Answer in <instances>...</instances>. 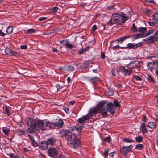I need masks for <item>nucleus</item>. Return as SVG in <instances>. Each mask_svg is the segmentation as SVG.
I'll return each instance as SVG.
<instances>
[{
    "label": "nucleus",
    "instance_id": "obj_53",
    "mask_svg": "<svg viewBox=\"0 0 158 158\" xmlns=\"http://www.w3.org/2000/svg\"><path fill=\"white\" fill-rule=\"evenodd\" d=\"M27 131L29 133H32L34 132V131L31 128H28L27 129Z\"/></svg>",
    "mask_w": 158,
    "mask_h": 158
},
{
    "label": "nucleus",
    "instance_id": "obj_40",
    "mask_svg": "<svg viewBox=\"0 0 158 158\" xmlns=\"http://www.w3.org/2000/svg\"><path fill=\"white\" fill-rule=\"evenodd\" d=\"M133 77L137 81H141L142 80V79L138 76L134 75Z\"/></svg>",
    "mask_w": 158,
    "mask_h": 158
},
{
    "label": "nucleus",
    "instance_id": "obj_33",
    "mask_svg": "<svg viewBox=\"0 0 158 158\" xmlns=\"http://www.w3.org/2000/svg\"><path fill=\"white\" fill-rule=\"evenodd\" d=\"M13 51L10 49L9 48L7 47L6 48L5 50V52L7 54H9L12 53Z\"/></svg>",
    "mask_w": 158,
    "mask_h": 158
},
{
    "label": "nucleus",
    "instance_id": "obj_47",
    "mask_svg": "<svg viewBox=\"0 0 158 158\" xmlns=\"http://www.w3.org/2000/svg\"><path fill=\"white\" fill-rule=\"evenodd\" d=\"M5 110L6 112L7 113V114L8 115H9V108L6 106H5Z\"/></svg>",
    "mask_w": 158,
    "mask_h": 158
},
{
    "label": "nucleus",
    "instance_id": "obj_45",
    "mask_svg": "<svg viewBox=\"0 0 158 158\" xmlns=\"http://www.w3.org/2000/svg\"><path fill=\"white\" fill-rule=\"evenodd\" d=\"M74 67L73 66H69L68 67V70L69 71H73L74 69Z\"/></svg>",
    "mask_w": 158,
    "mask_h": 158
},
{
    "label": "nucleus",
    "instance_id": "obj_57",
    "mask_svg": "<svg viewBox=\"0 0 158 158\" xmlns=\"http://www.w3.org/2000/svg\"><path fill=\"white\" fill-rule=\"evenodd\" d=\"M120 48V46H119L118 45H117L113 47L112 48H113V49H114V50H116V49H118V48Z\"/></svg>",
    "mask_w": 158,
    "mask_h": 158
},
{
    "label": "nucleus",
    "instance_id": "obj_28",
    "mask_svg": "<svg viewBox=\"0 0 158 158\" xmlns=\"http://www.w3.org/2000/svg\"><path fill=\"white\" fill-rule=\"evenodd\" d=\"M144 147L143 145L141 144H138L136 145L135 146V148L139 150H142V149Z\"/></svg>",
    "mask_w": 158,
    "mask_h": 158
},
{
    "label": "nucleus",
    "instance_id": "obj_14",
    "mask_svg": "<svg viewBox=\"0 0 158 158\" xmlns=\"http://www.w3.org/2000/svg\"><path fill=\"white\" fill-rule=\"evenodd\" d=\"M121 71L123 72L124 74L126 75H129L132 73L131 70L127 69L124 67H122Z\"/></svg>",
    "mask_w": 158,
    "mask_h": 158
},
{
    "label": "nucleus",
    "instance_id": "obj_60",
    "mask_svg": "<svg viewBox=\"0 0 158 158\" xmlns=\"http://www.w3.org/2000/svg\"><path fill=\"white\" fill-rule=\"evenodd\" d=\"M105 57V56L104 54V53L103 52H101V58L102 59H104Z\"/></svg>",
    "mask_w": 158,
    "mask_h": 158
},
{
    "label": "nucleus",
    "instance_id": "obj_37",
    "mask_svg": "<svg viewBox=\"0 0 158 158\" xmlns=\"http://www.w3.org/2000/svg\"><path fill=\"white\" fill-rule=\"evenodd\" d=\"M2 131L5 135H8L9 132V130L7 128H3Z\"/></svg>",
    "mask_w": 158,
    "mask_h": 158
},
{
    "label": "nucleus",
    "instance_id": "obj_4",
    "mask_svg": "<svg viewBox=\"0 0 158 158\" xmlns=\"http://www.w3.org/2000/svg\"><path fill=\"white\" fill-rule=\"evenodd\" d=\"M49 123V122L44 120H37L36 121V130L38 129L42 130H46Z\"/></svg>",
    "mask_w": 158,
    "mask_h": 158
},
{
    "label": "nucleus",
    "instance_id": "obj_29",
    "mask_svg": "<svg viewBox=\"0 0 158 158\" xmlns=\"http://www.w3.org/2000/svg\"><path fill=\"white\" fill-rule=\"evenodd\" d=\"M89 49V47H87L86 48H85L84 49H82L80 51H79V54H81L84 53V52H85L86 51L88 50Z\"/></svg>",
    "mask_w": 158,
    "mask_h": 158
},
{
    "label": "nucleus",
    "instance_id": "obj_59",
    "mask_svg": "<svg viewBox=\"0 0 158 158\" xmlns=\"http://www.w3.org/2000/svg\"><path fill=\"white\" fill-rule=\"evenodd\" d=\"M148 79L150 80L152 82L154 81V79L151 76H149Z\"/></svg>",
    "mask_w": 158,
    "mask_h": 158
},
{
    "label": "nucleus",
    "instance_id": "obj_62",
    "mask_svg": "<svg viewBox=\"0 0 158 158\" xmlns=\"http://www.w3.org/2000/svg\"><path fill=\"white\" fill-rule=\"evenodd\" d=\"M6 34L2 32L1 30H0V35L2 36H4Z\"/></svg>",
    "mask_w": 158,
    "mask_h": 158
},
{
    "label": "nucleus",
    "instance_id": "obj_1",
    "mask_svg": "<svg viewBox=\"0 0 158 158\" xmlns=\"http://www.w3.org/2000/svg\"><path fill=\"white\" fill-rule=\"evenodd\" d=\"M129 19L127 16L122 15L118 13L113 14L111 17V18L107 24L109 25H112L113 24H121L124 23Z\"/></svg>",
    "mask_w": 158,
    "mask_h": 158
},
{
    "label": "nucleus",
    "instance_id": "obj_43",
    "mask_svg": "<svg viewBox=\"0 0 158 158\" xmlns=\"http://www.w3.org/2000/svg\"><path fill=\"white\" fill-rule=\"evenodd\" d=\"M148 23L149 25L151 26H152L155 25L157 23V22H156L155 21H152V22H148Z\"/></svg>",
    "mask_w": 158,
    "mask_h": 158
},
{
    "label": "nucleus",
    "instance_id": "obj_19",
    "mask_svg": "<svg viewBox=\"0 0 158 158\" xmlns=\"http://www.w3.org/2000/svg\"><path fill=\"white\" fill-rule=\"evenodd\" d=\"M48 145L46 141L41 142V146L43 150H45L48 148Z\"/></svg>",
    "mask_w": 158,
    "mask_h": 158
},
{
    "label": "nucleus",
    "instance_id": "obj_11",
    "mask_svg": "<svg viewBox=\"0 0 158 158\" xmlns=\"http://www.w3.org/2000/svg\"><path fill=\"white\" fill-rule=\"evenodd\" d=\"M156 123L154 122H150L148 123L147 127L150 129V131H151L156 128Z\"/></svg>",
    "mask_w": 158,
    "mask_h": 158
},
{
    "label": "nucleus",
    "instance_id": "obj_58",
    "mask_svg": "<svg viewBox=\"0 0 158 158\" xmlns=\"http://www.w3.org/2000/svg\"><path fill=\"white\" fill-rule=\"evenodd\" d=\"M21 48L23 49H26L27 48V46L26 45H22L21 46Z\"/></svg>",
    "mask_w": 158,
    "mask_h": 158
},
{
    "label": "nucleus",
    "instance_id": "obj_61",
    "mask_svg": "<svg viewBox=\"0 0 158 158\" xmlns=\"http://www.w3.org/2000/svg\"><path fill=\"white\" fill-rule=\"evenodd\" d=\"M146 116L145 115H143V118L142 119V121L145 122V121L146 120Z\"/></svg>",
    "mask_w": 158,
    "mask_h": 158
},
{
    "label": "nucleus",
    "instance_id": "obj_55",
    "mask_svg": "<svg viewBox=\"0 0 158 158\" xmlns=\"http://www.w3.org/2000/svg\"><path fill=\"white\" fill-rule=\"evenodd\" d=\"M32 144L33 146L34 147H36L38 146V144L36 142L35 140L32 142Z\"/></svg>",
    "mask_w": 158,
    "mask_h": 158
},
{
    "label": "nucleus",
    "instance_id": "obj_7",
    "mask_svg": "<svg viewBox=\"0 0 158 158\" xmlns=\"http://www.w3.org/2000/svg\"><path fill=\"white\" fill-rule=\"evenodd\" d=\"M107 112L108 111L112 115H113L115 113L114 106V104L111 102L108 103L106 107Z\"/></svg>",
    "mask_w": 158,
    "mask_h": 158
},
{
    "label": "nucleus",
    "instance_id": "obj_35",
    "mask_svg": "<svg viewBox=\"0 0 158 158\" xmlns=\"http://www.w3.org/2000/svg\"><path fill=\"white\" fill-rule=\"evenodd\" d=\"M132 27L131 28V30L135 32H136L138 31V30L136 27L135 26V23H133L132 25Z\"/></svg>",
    "mask_w": 158,
    "mask_h": 158
},
{
    "label": "nucleus",
    "instance_id": "obj_48",
    "mask_svg": "<svg viewBox=\"0 0 158 158\" xmlns=\"http://www.w3.org/2000/svg\"><path fill=\"white\" fill-rule=\"evenodd\" d=\"M104 140L107 142H109L110 141V137H107L104 139Z\"/></svg>",
    "mask_w": 158,
    "mask_h": 158
},
{
    "label": "nucleus",
    "instance_id": "obj_36",
    "mask_svg": "<svg viewBox=\"0 0 158 158\" xmlns=\"http://www.w3.org/2000/svg\"><path fill=\"white\" fill-rule=\"evenodd\" d=\"M65 45L67 47L71 49L73 48L72 44H71L66 42Z\"/></svg>",
    "mask_w": 158,
    "mask_h": 158
},
{
    "label": "nucleus",
    "instance_id": "obj_39",
    "mask_svg": "<svg viewBox=\"0 0 158 158\" xmlns=\"http://www.w3.org/2000/svg\"><path fill=\"white\" fill-rule=\"evenodd\" d=\"M114 5H111L110 6H107L106 8L109 10H111L113 9H114Z\"/></svg>",
    "mask_w": 158,
    "mask_h": 158
},
{
    "label": "nucleus",
    "instance_id": "obj_12",
    "mask_svg": "<svg viewBox=\"0 0 158 158\" xmlns=\"http://www.w3.org/2000/svg\"><path fill=\"white\" fill-rule=\"evenodd\" d=\"M90 119V116L88 115L83 116L82 117L78 119V122L81 123H83L86 120H89Z\"/></svg>",
    "mask_w": 158,
    "mask_h": 158
},
{
    "label": "nucleus",
    "instance_id": "obj_10",
    "mask_svg": "<svg viewBox=\"0 0 158 158\" xmlns=\"http://www.w3.org/2000/svg\"><path fill=\"white\" fill-rule=\"evenodd\" d=\"M157 36L153 35L150 36L144 40L147 44H152L154 43L157 40Z\"/></svg>",
    "mask_w": 158,
    "mask_h": 158
},
{
    "label": "nucleus",
    "instance_id": "obj_44",
    "mask_svg": "<svg viewBox=\"0 0 158 158\" xmlns=\"http://www.w3.org/2000/svg\"><path fill=\"white\" fill-rule=\"evenodd\" d=\"M153 32L154 31L153 30H151L150 31H149L147 33L145 34V36H147L150 35V34L152 33H153Z\"/></svg>",
    "mask_w": 158,
    "mask_h": 158
},
{
    "label": "nucleus",
    "instance_id": "obj_8",
    "mask_svg": "<svg viewBox=\"0 0 158 158\" xmlns=\"http://www.w3.org/2000/svg\"><path fill=\"white\" fill-rule=\"evenodd\" d=\"M133 147V146L131 145L128 146L122 147L120 148V152L123 156H125L131 150Z\"/></svg>",
    "mask_w": 158,
    "mask_h": 158
},
{
    "label": "nucleus",
    "instance_id": "obj_18",
    "mask_svg": "<svg viewBox=\"0 0 158 158\" xmlns=\"http://www.w3.org/2000/svg\"><path fill=\"white\" fill-rule=\"evenodd\" d=\"M136 63H137V64H138L139 63V62L138 61H133L127 64V67L129 69L132 68L134 66Z\"/></svg>",
    "mask_w": 158,
    "mask_h": 158
},
{
    "label": "nucleus",
    "instance_id": "obj_54",
    "mask_svg": "<svg viewBox=\"0 0 158 158\" xmlns=\"http://www.w3.org/2000/svg\"><path fill=\"white\" fill-rule=\"evenodd\" d=\"M46 19V17H41L39 19V20L40 21H43L45 20Z\"/></svg>",
    "mask_w": 158,
    "mask_h": 158
},
{
    "label": "nucleus",
    "instance_id": "obj_34",
    "mask_svg": "<svg viewBox=\"0 0 158 158\" xmlns=\"http://www.w3.org/2000/svg\"><path fill=\"white\" fill-rule=\"evenodd\" d=\"M123 141L127 143H131L134 142L133 140L129 139L127 138H125L123 139Z\"/></svg>",
    "mask_w": 158,
    "mask_h": 158
},
{
    "label": "nucleus",
    "instance_id": "obj_17",
    "mask_svg": "<svg viewBox=\"0 0 158 158\" xmlns=\"http://www.w3.org/2000/svg\"><path fill=\"white\" fill-rule=\"evenodd\" d=\"M132 37L130 35H128L126 36H123L122 37H120L116 41L118 42H121V43H122V42L126 39L127 38H128L130 37Z\"/></svg>",
    "mask_w": 158,
    "mask_h": 158
},
{
    "label": "nucleus",
    "instance_id": "obj_31",
    "mask_svg": "<svg viewBox=\"0 0 158 158\" xmlns=\"http://www.w3.org/2000/svg\"><path fill=\"white\" fill-rule=\"evenodd\" d=\"M55 126V123H52L49 122V123L47 127L49 129H52L54 128Z\"/></svg>",
    "mask_w": 158,
    "mask_h": 158
},
{
    "label": "nucleus",
    "instance_id": "obj_49",
    "mask_svg": "<svg viewBox=\"0 0 158 158\" xmlns=\"http://www.w3.org/2000/svg\"><path fill=\"white\" fill-rule=\"evenodd\" d=\"M156 55H148L147 57L148 58H154L156 57Z\"/></svg>",
    "mask_w": 158,
    "mask_h": 158
},
{
    "label": "nucleus",
    "instance_id": "obj_16",
    "mask_svg": "<svg viewBox=\"0 0 158 158\" xmlns=\"http://www.w3.org/2000/svg\"><path fill=\"white\" fill-rule=\"evenodd\" d=\"M55 141V139L53 138H49L47 141L48 144V145H50L52 146H53L54 145V143Z\"/></svg>",
    "mask_w": 158,
    "mask_h": 158
},
{
    "label": "nucleus",
    "instance_id": "obj_41",
    "mask_svg": "<svg viewBox=\"0 0 158 158\" xmlns=\"http://www.w3.org/2000/svg\"><path fill=\"white\" fill-rule=\"evenodd\" d=\"M143 44V42H140L139 43L135 44V49H136L137 48L141 47L142 46Z\"/></svg>",
    "mask_w": 158,
    "mask_h": 158
},
{
    "label": "nucleus",
    "instance_id": "obj_20",
    "mask_svg": "<svg viewBox=\"0 0 158 158\" xmlns=\"http://www.w3.org/2000/svg\"><path fill=\"white\" fill-rule=\"evenodd\" d=\"M142 131L143 133H147L148 132L144 123H143L141 126Z\"/></svg>",
    "mask_w": 158,
    "mask_h": 158
},
{
    "label": "nucleus",
    "instance_id": "obj_30",
    "mask_svg": "<svg viewBox=\"0 0 158 158\" xmlns=\"http://www.w3.org/2000/svg\"><path fill=\"white\" fill-rule=\"evenodd\" d=\"M135 141L137 142H140L143 140V138L141 136H138V137L135 138Z\"/></svg>",
    "mask_w": 158,
    "mask_h": 158
},
{
    "label": "nucleus",
    "instance_id": "obj_46",
    "mask_svg": "<svg viewBox=\"0 0 158 158\" xmlns=\"http://www.w3.org/2000/svg\"><path fill=\"white\" fill-rule=\"evenodd\" d=\"M114 107H119L120 106V105L118 101H114Z\"/></svg>",
    "mask_w": 158,
    "mask_h": 158
},
{
    "label": "nucleus",
    "instance_id": "obj_23",
    "mask_svg": "<svg viewBox=\"0 0 158 158\" xmlns=\"http://www.w3.org/2000/svg\"><path fill=\"white\" fill-rule=\"evenodd\" d=\"M89 64V63L88 62L84 63L80 66V68L81 69H85L88 66Z\"/></svg>",
    "mask_w": 158,
    "mask_h": 158
},
{
    "label": "nucleus",
    "instance_id": "obj_64",
    "mask_svg": "<svg viewBox=\"0 0 158 158\" xmlns=\"http://www.w3.org/2000/svg\"><path fill=\"white\" fill-rule=\"evenodd\" d=\"M58 10V8L57 7H55L53 8L52 10L53 11V12L56 11Z\"/></svg>",
    "mask_w": 158,
    "mask_h": 158
},
{
    "label": "nucleus",
    "instance_id": "obj_25",
    "mask_svg": "<svg viewBox=\"0 0 158 158\" xmlns=\"http://www.w3.org/2000/svg\"><path fill=\"white\" fill-rule=\"evenodd\" d=\"M127 48L129 49H135V43H129L127 44Z\"/></svg>",
    "mask_w": 158,
    "mask_h": 158
},
{
    "label": "nucleus",
    "instance_id": "obj_63",
    "mask_svg": "<svg viewBox=\"0 0 158 158\" xmlns=\"http://www.w3.org/2000/svg\"><path fill=\"white\" fill-rule=\"evenodd\" d=\"M115 73H116V72H115V70H112L111 71L112 74L113 76H115Z\"/></svg>",
    "mask_w": 158,
    "mask_h": 158
},
{
    "label": "nucleus",
    "instance_id": "obj_50",
    "mask_svg": "<svg viewBox=\"0 0 158 158\" xmlns=\"http://www.w3.org/2000/svg\"><path fill=\"white\" fill-rule=\"evenodd\" d=\"M63 109L65 111V112L66 113H68L69 112V110L68 108L65 106H64L63 107Z\"/></svg>",
    "mask_w": 158,
    "mask_h": 158
},
{
    "label": "nucleus",
    "instance_id": "obj_2",
    "mask_svg": "<svg viewBox=\"0 0 158 158\" xmlns=\"http://www.w3.org/2000/svg\"><path fill=\"white\" fill-rule=\"evenodd\" d=\"M65 136L67 141L68 144L70 147L73 148L78 147L80 145V140L77 138L75 134L73 133L70 135H63Z\"/></svg>",
    "mask_w": 158,
    "mask_h": 158
},
{
    "label": "nucleus",
    "instance_id": "obj_51",
    "mask_svg": "<svg viewBox=\"0 0 158 158\" xmlns=\"http://www.w3.org/2000/svg\"><path fill=\"white\" fill-rule=\"evenodd\" d=\"M145 12L149 14H151L152 13V11L151 10L148 9H146L145 10Z\"/></svg>",
    "mask_w": 158,
    "mask_h": 158
},
{
    "label": "nucleus",
    "instance_id": "obj_32",
    "mask_svg": "<svg viewBox=\"0 0 158 158\" xmlns=\"http://www.w3.org/2000/svg\"><path fill=\"white\" fill-rule=\"evenodd\" d=\"M152 16L153 20L154 21H157L158 20V12Z\"/></svg>",
    "mask_w": 158,
    "mask_h": 158
},
{
    "label": "nucleus",
    "instance_id": "obj_24",
    "mask_svg": "<svg viewBox=\"0 0 158 158\" xmlns=\"http://www.w3.org/2000/svg\"><path fill=\"white\" fill-rule=\"evenodd\" d=\"M142 36V35L141 34H137L134 35V38H133L132 40H134L136 39L140 38V37H141Z\"/></svg>",
    "mask_w": 158,
    "mask_h": 158
},
{
    "label": "nucleus",
    "instance_id": "obj_5",
    "mask_svg": "<svg viewBox=\"0 0 158 158\" xmlns=\"http://www.w3.org/2000/svg\"><path fill=\"white\" fill-rule=\"evenodd\" d=\"M48 155L51 157H53L57 155L59 152L58 150L54 147L50 148L48 150Z\"/></svg>",
    "mask_w": 158,
    "mask_h": 158
},
{
    "label": "nucleus",
    "instance_id": "obj_3",
    "mask_svg": "<svg viewBox=\"0 0 158 158\" xmlns=\"http://www.w3.org/2000/svg\"><path fill=\"white\" fill-rule=\"evenodd\" d=\"M106 103V102L102 101L99 102L97 105V108L98 110L100 111L104 117H107L108 115L107 111H106L105 108Z\"/></svg>",
    "mask_w": 158,
    "mask_h": 158
},
{
    "label": "nucleus",
    "instance_id": "obj_26",
    "mask_svg": "<svg viewBox=\"0 0 158 158\" xmlns=\"http://www.w3.org/2000/svg\"><path fill=\"white\" fill-rule=\"evenodd\" d=\"M74 127L76 128L75 130L78 132L82 130L83 127V125H80L79 126H77Z\"/></svg>",
    "mask_w": 158,
    "mask_h": 158
},
{
    "label": "nucleus",
    "instance_id": "obj_38",
    "mask_svg": "<svg viewBox=\"0 0 158 158\" xmlns=\"http://www.w3.org/2000/svg\"><path fill=\"white\" fill-rule=\"evenodd\" d=\"M27 31L29 33L31 34L35 33V30L34 29H30L27 30Z\"/></svg>",
    "mask_w": 158,
    "mask_h": 158
},
{
    "label": "nucleus",
    "instance_id": "obj_27",
    "mask_svg": "<svg viewBox=\"0 0 158 158\" xmlns=\"http://www.w3.org/2000/svg\"><path fill=\"white\" fill-rule=\"evenodd\" d=\"M138 31H139L141 32L144 33L147 30V29L146 27H139L138 28Z\"/></svg>",
    "mask_w": 158,
    "mask_h": 158
},
{
    "label": "nucleus",
    "instance_id": "obj_52",
    "mask_svg": "<svg viewBox=\"0 0 158 158\" xmlns=\"http://www.w3.org/2000/svg\"><path fill=\"white\" fill-rule=\"evenodd\" d=\"M28 137H29V139L32 142L34 141V138L32 137L31 135H28Z\"/></svg>",
    "mask_w": 158,
    "mask_h": 158
},
{
    "label": "nucleus",
    "instance_id": "obj_21",
    "mask_svg": "<svg viewBox=\"0 0 158 158\" xmlns=\"http://www.w3.org/2000/svg\"><path fill=\"white\" fill-rule=\"evenodd\" d=\"M13 27H12L9 26L6 30V32L7 34H11L13 31Z\"/></svg>",
    "mask_w": 158,
    "mask_h": 158
},
{
    "label": "nucleus",
    "instance_id": "obj_6",
    "mask_svg": "<svg viewBox=\"0 0 158 158\" xmlns=\"http://www.w3.org/2000/svg\"><path fill=\"white\" fill-rule=\"evenodd\" d=\"M37 121L32 118L28 119L27 121V124L28 126L31 127L33 130H36Z\"/></svg>",
    "mask_w": 158,
    "mask_h": 158
},
{
    "label": "nucleus",
    "instance_id": "obj_13",
    "mask_svg": "<svg viewBox=\"0 0 158 158\" xmlns=\"http://www.w3.org/2000/svg\"><path fill=\"white\" fill-rule=\"evenodd\" d=\"M98 112V110L97 108H94L90 109L87 115L90 116V118L93 115L97 114Z\"/></svg>",
    "mask_w": 158,
    "mask_h": 158
},
{
    "label": "nucleus",
    "instance_id": "obj_56",
    "mask_svg": "<svg viewBox=\"0 0 158 158\" xmlns=\"http://www.w3.org/2000/svg\"><path fill=\"white\" fill-rule=\"evenodd\" d=\"M19 132H21L22 135L25 134V131L23 130L19 129Z\"/></svg>",
    "mask_w": 158,
    "mask_h": 158
},
{
    "label": "nucleus",
    "instance_id": "obj_22",
    "mask_svg": "<svg viewBox=\"0 0 158 158\" xmlns=\"http://www.w3.org/2000/svg\"><path fill=\"white\" fill-rule=\"evenodd\" d=\"M99 81V78L97 77H95L94 78H91L90 80V82L93 83H95Z\"/></svg>",
    "mask_w": 158,
    "mask_h": 158
},
{
    "label": "nucleus",
    "instance_id": "obj_42",
    "mask_svg": "<svg viewBox=\"0 0 158 158\" xmlns=\"http://www.w3.org/2000/svg\"><path fill=\"white\" fill-rule=\"evenodd\" d=\"M56 87L57 88V90L58 91L60 89H62L64 87L63 86H61L59 84H56Z\"/></svg>",
    "mask_w": 158,
    "mask_h": 158
},
{
    "label": "nucleus",
    "instance_id": "obj_15",
    "mask_svg": "<svg viewBox=\"0 0 158 158\" xmlns=\"http://www.w3.org/2000/svg\"><path fill=\"white\" fill-rule=\"evenodd\" d=\"M55 123L56 126L58 127H61L63 125V121L61 119H59Z\"/></svg>",
    "mask_w": 158,
    "mask_h": 158
},
{
    "label": "nucleus",
    "instance_id": "obj_9",
    "mask_svg": "<svg viewBox=\"0 0 158 158\" xmlns=\"http://www.w3.org/2000/svg\"><path fill=\"white\" fill-rule=\"evenodd\" d=\"M76 128L74 126L71 127H70L69 129L67 130L63 131L62 132V135H70L72 134L75 131Z\"/></svg>",
    "mask_w": 158,
    "mask_h": 158
}]
</instances>
